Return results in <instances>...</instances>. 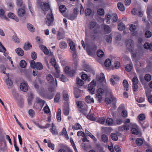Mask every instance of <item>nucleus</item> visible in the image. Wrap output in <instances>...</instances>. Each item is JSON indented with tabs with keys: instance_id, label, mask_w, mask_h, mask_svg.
I'll return each instance as SVG.
<instances>
[{
	"instance_id": "nucleus-8",
	"label": "nucleus",
	"mask_w": 152,
	"mask_h": 152,
	"mask_svg": "<svg viewBox=\"0 0 152 152\" xmlns=\"http://www.w3.org/2000/svg\"><path fill=\"white\" fill-rule=\"evenodd\" d=\"M126 43L127 49L131 52L133 51L134 48L133 40L131 39H129L126 41Z\"/></svg>"
},
{
	"instance_id": "nucleus-2",
	"label": "nucleus",
	"mask_w": 152,
	"mask_h": 152,
	"mask_svg": "<svg viewBox=\"0 0 152 152\" xmlns=\"http://www.w3.org/2000/svg\"><path fill=\"white\" fill-rule=\"evenodd\" d=\"M104 90L102 88H98L96 90L95 98L99 103H101L104 97Z\"/></svg>"
},
{
	"instance_id": "nucleus-35",
	"label": "nucleus",
	"mask_w": 152,
	"mask_h": 152,
	"mask_svg": "<svg viewBox=\"0 0 152 152\" xmlns=\"http://www.w3.org/2000/svg\"><path fill=\"white\" fill-rule=\"evenodd\" d=\"M28 104H31V101H32L33 97V95L31 93H30L28 94Z\"/></svg>"
},
{
	"instance_id": "nucleus-30",
	"label": "nucleus",
	"mask_w": 152,
	"mask_h": 152,
	"mask_svg": "<svg viewBox=\"0 0 152 152\" xmlns=\"http://www.w3.org/2000/svg\"><path fill=\"white\" fill-rule=\"evenodd\" d=\"M63 98L64 99L68 102L69 100V96L67 92L65 91H63Z\"/></svg>"
},
{
	"instance_id": "nucleus-57",
	"label": "nucleus",
	"mask_w": 152,
	"mask_h": 152,
	"mask_svg": "<svg viewBox=\"0 0 152 152\" xmlns=\"http://www.w3.org/2000/svg\"><path fill=\"white\" fill-rule=\"evenodd\" d=\"M16 4L18 7H25L24 4L23 3L22 0H17Z\"/></svg>"
},
{
	"instance_id": "nucleus-17",
	"label": "nucleus",
	"mask_w": 152,
	"mask_h": 152,
	"mask_svg": "<svg viewBox=\"0 0 152 152\" xmlns=\"http://www.w3.org/2000/svg\"><path fill=\"white\" fill-rule=\"evenodd\" d=\"M7 75L8 78V79L6 80V83L8 88H11L12 86L13 83L12 81L10 80L8 78L9 75V74H7Z\"/></svg>"
},
{
	"instance_id": "nucleus-34",
	"label": "nucleus",
	"mask_w": 152,
	"mask_h": 152,
	"mask_svg": "<svg viewBox=\"0 0 152 152\" xmlns=\"http://www.w3.org/2000/svg\"><path fill=\"white\" fill-rule=\"evenodd\" d=\"M112 18V16L109 14H107L105 15V19L106 22L107 24H109L110 22V19Z\"/></svg>"
},
{
	"instance_id": "nucleus-49",
	"label": "nucleus",
	"mask_w": 152,
	"mask_h": 152,
	"mask_svg": "<svg viewBox=\"0 0 152 152\" xmlns=\"http://www.w3.org/2000/svg\"><path fill=\"white\" fill-rule=\"evenodd\" d=\"M111 62V60L109 58H107L105 61L104 64L106 67H109L110 66Z\"/></svg>"
},
{
	"instance_id": "nucleus-24",
	"label": "nucleus",
	"mask_w": 152,
	"mask_h": 152,
	"mask_svg": "<svg viewBox=\"0 0 152 152\" xmlns=\"http://www.w3.org/2000/svg\"><path fill=\"white\" fill-rule=\"evenodd\" d=\"M69 108L68 103L66 107H65L63 110V113L66 115H67L69 114Z\"/></svg>"
},
{
	"instance_id": "nucleus-27",
	"label": "nucleus",
	"mask_w": 152,
	"mask_h": 152,
	"mask_svg": "<svg viewBox=\"0 0 152 152\" xmlns=\"http://www.w3.org/2000/svg\"><path fill=\"white\" fill-rule=\"evenodd\" d=\"M40 48L43 51L44 53L45 54L47 55L49 53V51L46 47L45 46L41 45L39 46Z\"/></svg>"
},
{
	"instance_id": "nucleus-43",
	"label": "nucleus",
	"mask_w": 152,
	"mask_h": 152,
	"mask_svg": "<svg viewBox=\"0 0 152 152\" xmlns=\"http://www.w3.org/2000/svg\"><path fill=\"white\" fill-rule=\"evenodd\" d=\"M17 103L20 106H22L23 104V101L22 97H20L18 99L16 100Z\"/></svg>"
},
{
	"instance_id": "nucleus-12",
	"label": "nucleus",
	"mask_w": 152,
	"mask_h": 152,
	"mask_svg": "<svg viewBox=\"0 0 152 152\" xmlns=\"http://www.w3.org/2000/svg\"><path fill=\"white\" fill-rule=\"evenodd\" d=\"M7 16L9 18L14 20L16 22L19 21V19L17 16L13 13H9L7 15Z\"/></svg>"
},
{
	"instance_id": "nucleus-10",
	"label": "nucleus",
	"mask_w": 152,
	"mask_h": 152,
	"mask_svg": "<svg viewBox=\"0 0 152 152\" xmlns=\"http://www.w3.org/2000/svg\"><path fill=\"white\" fill-rule=\"evenodd\" d=\"M82 75H81V77L82 80L84 81H88L90 82L91 80V78L89 75H88L84 72H82Z\"/></svg>"
},
{
	"instance_id": "nucleus-44",
	"label": "nucleus",
	"mask_w": 152,
	"mask_h": 152,
	"mask_svg": "<svg viewBox=\"0 0 152 152\" xmlns=\"http://www.w3.org/2000/svg\"><path fill=\"white\" fill-rule=\"evenodd\" d=\"M80 90L77 88L74 89V94L75 97L76 98L79 97L80 96Z\"/></svg>"
},
{
	"instance_id": "nucleus-22",
	"label": "nucleus",
	"mask_w": 152,
	"mask_h": 152,
	"mask_svg": "<svg viewBox=\"0 0 152 152\" xmlns=\"http://www.w3.org/2000/svg\"><path fill=\"white\" fill-rule=\"evenodd\" d=\"M27 27L28 30L31 32H33L35 31V28L34 26L28 23L27 24Z\"/></svg>"
},
{
	"instance_id": "nucleus-36",
	"label": "nucleus",
	"mask_w": 152,
	"mask_h": 152,
	"mask_svg": "<svg viewBox=\"0 0 152 152\" xmlns=\"http://www.w3.org/2000/svg\"><path fill=\"white\" fill-rule=\"evenodd\" d=\"M73 130H79L82 129V126L78 123H76L72 127Z\"/></svg>"
},
{
	"instance_id": "nucleus-59",
	"label": "nucleus",
	"mask_w": 152,
	"mask_h": 152,
	"mask_svg": "<svg viewBox=\"0 0 152 152\" xmlns=\"http://www.w3.org/2000/svg\"><path fill=\"white\" fill-rule=\"evenodd\" d=\"M123 117H122L121 116V118H120L117 119L115 121L114 124L115 125L117 124V125H120L123 122Z\"/></svg>"
},
{
	"instance_id": "nucleus-48",
	"label": "nucleus",
	"mask_w": 152,
	"mask_h": 152,
	"mask_svg": "<svg viewBox=\"0 0 152 152\" xmlns=\"http://www.w3.org/2000/svg\"><path fill=\"white\" fill-rule=\"evenodd\" d=\"M118 29L120 31H122L124 29V24L122 22H119L118 25Z\"/></svg>"
},
{
	"instance_id": "nucleus-14",
	"label": "nucleus",
	"mask_w": 152,
	"mask_h": 152,
	"mask_svg": "<svg viewBox=\"0 0 152 152\" xmlns=\"http://www.w3.org/2000/svg\"><path fill=\"white\" fill-rule=\"evenodd\" d=\"M85 100L87 103L89 104L93 103L94 102V99L90 95H88L85 97Z\"/></svg>"
},
{
	"instance_id": "nucleus-20",
	"label": "nucleus",
	"mask_w": 152,
	"mask_h": 152,
	"mask_svg": "<svg viewBox=\"0 0 152 152\" xmlns=\"http://www.w3.org/2000/svg\"><path fill=\"white\" fill-rule=\"evenodd\" d=\"M139 124L143 129H144L148 127L149 126V123L147 121L145 120L144 121L142 122H141V123Z\"/></svg>"
},
{
	"instance_id": "nucleus-51",
	"label": "nucleus",
	"mask_w": 152,
	"mask_h": 152,
	"mask_svg": "<svg viewBox=\"0 0 152 152\" xmlns=\"http://www.w3.org/2000/svg\"><path fill=\"white\" fill-rule=\"evenodd\" d=\"M133 68V66L132 64H127L125 67L126 70L128 72L130 71Z\"/></svg>"
},
{
	"instance_id": "nucleus-53",
	"label": "nucleus",
	"mask_w": 152,
	"mask_h": 152,
	"mask_svg": "<svg viewBox=\"0 0 152 152\" xmlns=\"http://www.w3.org/2000/svg\"><path fill=\"white\" fill-rule=\"evenodd\" d=\"M111 137L114 141H117L118 140V137L116 134L114 133H112L110 135Z\"/></svg>"
},
{
	"instance_id": "nucleus-9",
	"label": "nucleus",
	"mask_w": 152,
	"mask_h": 152,
	"mask_svg": "<svg viewBox=\"0 0 152 152\" xmlns=\"http://www.w3.org/2000/svg\"><path fill=\"white\" fill-rule=\"evenodd\" d=\"M20 88L21 90L23 91L26 92L28 90L27 83L25 82L21 83L20 84Z\"/></svg>"
},
{
	"instance_id": "nucleus-38",
	"label": "nucleus",
	"mask_w": 152,
	"mask_h": 152,
	"mask_svg": "<svg viewBox=\"0 0 152 152\" xmlns=\"http://www.w3.org/2000/svg\"><path fill=\"white\" fill-rule=\"evenodd\" d=\"M32 48V46L29 43H26L25 44L23 49L24 50H27L30 49Z\"/></svg>"
},
{
	"instance_id": "nucleus-50",
	"label": "nucleus",
	"mask_w": 152,
	"mask_h": 152,
	"mask_svg": "<svg viewBox=\"0 0 152 152\" xmlns=\"http://www.w3.org/2000/svg\"><path fill=\"white\" fill-rule=\"evenodd\" d=\"M47 79L49 83H51L54 81V79L53 77L50 75H47Z\"/></svg>"
},
{
	"instance_id": "nucleus-62",
	"label": "nucleus",
	"mask_w": 152,
	"mask_h": 152,
	"mask_svg": "<svg viewBox=\"0 0 152 152\" xmlns=\"http://www.w3.org/2000/svg\"><path fill=\"white\" fill-rule=\"evenodd\" d=\"M50 62L52 65L54 66L55 68V66H58L56 64V61L54 58H52L50 60Z\"/></svg>"
},
{
	"instance_id": "nucleus-54",
	"label": "nucleus",
	"mask_w": 152,
	"mask_h": 152,
	"mask_svg": "<svg viewBox=\"0 0 152 152\" xmlns=\"http://www.w3.org/2000/svg\"><path fill=\"white\" fill-rule=\"evenodd\" d=\"M86 50L88 54L90 56H93L95 54V52L94 50H91L88 48H86Z\"/></svg>"
},
{
	"instance_id": "nucleus-25",
	"label": "nucleus",
	"mask_w": 152,
	"mask_h": 152,
	"mask_svg": "<svg viewBox=\"0 0 152 152\" xmlns=\"http://www.w3.org/2000/svg\"><path fill=\"white\" fill-rule=\"evenodd\" d=\"M76 104L78 107L80 108L84 109V106L86 105L83 102L80 101H77L76 102Z\"/></svg>"
},
{
	"instance_id": "nucleus-13",
	"label": "nucleus",
	"mask_w": 152,
	"mask_h": 152,
	"mask_svg": "<svg viewBox=\"0 0 152 152\" xmlns=\"http://www.w3.org/2000/svg\"><path fill=\"white\" fill-rule=\"evenodd\" d=\"M15 51L17 54L19 56H23L24 55V52L22 49L18 48L16 49Z\"/></svg>"
},
{
	"instance_id": "nucleus-7",
	"label": "nucleus",
	"mask_w": 152,
	"mask_h": 152,
	"mask_svg": "<svg viewBox=\"0 0 152 152\" xmlns=\"http://www.w3.org/2000/svg\"><path fill=\"white\" fill-rule=\"evenodd\" d=\"M43 0H37V3L44 11H48L49 9L50 6L48 4L42 2Z\"/></svg>"
},
{
	"instance_id": "nucleus-45",
	"label": "nucleus",
	"mask_w": 152,
	"mask_h": 152,
	"mask_svg": "<svg viewBox=\"0 0 152 152\" xmlns=\"http://www.w3.org/2000/svg\"><path fill=\"white\" fill-rule=\"evenodd\" d=\"M79 77H77L76 79L77 84L80 86H82L84 84V82Z\"/></svg>"
},
{
	"instance_id": "nucleus-31",
	"label": "nucleus",
	"mask_w": 152,
	"mask_h": 152,
	"mask_svg": "<svg viewBox=\"0 0 152 152\" xmlns=\"http://www.w3.org/2000/svg\"><path fill=\"white\" fill-rule=\"evenodd\" d=\"M82 70L87 72H90L91 70V69L89 65L87 64L83 65V66Z\"/></svg>"
},
{
	"instance_id": "nucleus-15",
	"label": "nucleus",
	"mask_w": 152,
	"mask_h": 152,
	"mask_svg": "<svg viewBox=\"0 0 152 152\" xmlns=\"http://www.w3.org/2000/svg\"><path fill=\"white\" fill-rule=\"evenodd\" d=\"M138 122L139 123H141L143 121L145 120V115L143 113H141L138 116Z\"/></svg>"
},
{
	"instance_id": "nucleus-56",
	"label": "nucleus",
	"mask_w": 152,
	"mask_h": 152,
	"mask_svg": "<svg viewBox=\"0 0 152 152\" xmlns=\"http://www.w3.org/2000/svg\"><path fill=\"white\" fill-rule=\"evenodd\" d=\"M97 13L99 15H102L104 14V10L103 9L99 8L97 10Z\"/></svg>"
},
{
	"instance_id": "nucleus-23",
	"label": "nucleus",
	"mask_w": 152,
	"mask_h": 152,
	"mask_svg": "<svg viewBox=\"0 0 152 152\" xmlns=\"http://www.w3.org/2000/svg\"><path fill=\"white\" fill-rule=\"evenodd\" d=\"M113 123V119L110 118H107L105 123V125L111 126Z\"/></svg>"
},
{
	"instance_id": "nucleus-41",
	"label": "nucleus",
	"mask_w": 152,
	"mask_h": 152,
	"mask_svg": "<svg viewBox=\"0 0 152 152\" xmlns=\"http://www.w3.org/2000/svg\"><path fill=\"white\" fill-rule=\"evenodd\" d=\"M118 18V15L115 13H113L112 15V20L113 22H116Z\"/></svg>"
},
{
	"instance_id": "nucleus-6",
	"label": "nucleus",
	"mask_w": 152,
	"mask_h": 152,
	"mask_svg": "<svg viewBox=\"0 0 152 152\" xmlns=\"http://www.w3.org/2000/svg\"><path fill=\"white\" fill-rule=\"evenodd\" d=\"M96 84V81L95 80H94L88 84V91L91 93L92 94H94L95 90V86Z\"/></svg>"
},
{
	"instance_id": "nucleus-32",
	"label": "nucleus",
	"mask_w": 152,
	"mask_h": 152,
	"mask_svg": "<svg viewBox=\"0 0 152 152\" xmlns=\"http://www.w3.org/2000/svg\"><path fill=\"white\" fill-rule=\"evenodd\" d=\"M67 46V43L63 41H61L59 44V47L61 49H64L66 48Z\"/></svg>"
},
{
	"instance_id": "nucleus-1",
	"label": "nucleus",
	"mask_w": 152,
	"mask_h": 152,
	"mask_svg": "<svg viewBox=\"0 0 152 152\" xmlns=\"http://www.w3.org/2000/svg\"><path fill=\"white\" fill-rule=\"evenodd\" d=\"M106 97L105 102L107 104H112L114 106V108H115L116 99L113 96L111 91L108 90L106 92Z\"/></svg>"
},
{
	"instance_id": "nucleus-33",
	"label": "nucleus",
	"mask_w": 152,
	"mask_h": 152,
	"mask_svg": "<svg viewBox=\"0 0 152 152\" xmlns=\"http://www.w3.org/2000/svg\"><path fill=\"white\" fill-rule=\"evenodd\" d=\"M61 134L62 135H64L66 139L68 140L69 139V136L67 134L65 128H63Z\"/></svg>"
},
{
	"instance_id": "nucleus-60",
	"label": "nucleus",
	"mask_w": 152,
	"mask_h": 152,
	"mask_svg": "<svg viewBox=\"0 0 152 152\" xmlns=\"http://www.w3.org/2000/svg\"><path fill=\"white\" fill-rule=\"evenodd\" d=\"M104 29L105 33L108 34L111 31V29L108 26L105 25L104 26Z\"/></svg>"
},
{
	"instance_id": "nucleus-28",
	"label": "nucleus",
	"mask_w": 152,
	"mask_h": 152,
	"mask_svg": "<svg viewBox=\"0 0 152 152\" xmlns=\"http://www.w3.org/2000/svg\"><path fill=\"white\" fill-rule=\"evenodd\" d=\"M118 111V112L121 114L122 117H123L124 115V105L123 104H121L119 106Z\"/></svg>"
},
{
	"instance_id": "nucleus-21",
	"label": "nucleus",
	"mask_w": 152,
	"mask_h": 152,
	"mask_svg": "<svg viewBox=\"0 0 152 152\" xmlns=\"http://www.w3.org/2000/svg\"><path fill=\"white\" fill-rule=\"evenodd\" d=\"M25 13V11L23 9L20 8L18 11V15L19 17H22L24 16Z\"/></svg>"
},
{
	"instance_id": "nucleus-47",
	"label": "nucleus",
	"mask_w": 152,
	"mask_h": 152,
	"mask_svg": "<svg viewBox=\"0 0 152 152\" xmlns=\"http://www.w3.org/2000/svg\"><path fill=\"white\" fill-rule=\"evenodd\" d=\"M96 121L99 122V123L105 125L106 119L104 117L100 118Z\"/></svg>"
},
{
	"instance_id": "nucleus-52",
	"label": "nucleus",
	"mask_w": 152,
	"mask_h": 152,
	"mask_svg": "<svg viewBox=\"0 0 152 152\" xmlns=\"http://www.w3.org/2000/svg\"><path fill=\"white\" fill-rule=\"evenodd\" d=\"M12 40L15 43H19L20 42L19 39L18 38L16 35H13L12 37Z\"/></svg>"
},
{
	"instance_id": "nucleus-40",
	"label": "nucleus",
	"mask_w": 152,
	"mask_h": 152,
	"mask_svg": "<svg viewBox=\"0 0 152 152\" xmlns=\"http://www.w3.org/2000/svg\"><path fill=\"white\" fill-rule=\"evenodd\" d=\"M69 45L71 50L72 51H75L76 49L75 45L74 42L72 41L70 42L69 43Z\"/></svg>"
},
{
	"instance_id": "nucleus-64",
	"label": "nucleus",
	"mask_w": 152,
	"mask_h": 152,
	"mask_svg": "<svg viewBox=\"0 0 152 152\" xmlns=\"http://www.w3.org/2000/svg\"><path fill=\"white\" fill-rule=\"evenodd\" d=\"M145 80L147 82L150 81L151 79V76L149 74H146L144 76Z\"/></svg>"
},
{
	"instance_id": "nucleus-58",
	"label": "nucleus",
	"mask_w": 152,
	"mask_h": 152,
	"mask_svg": "<svg viewBox=\"0 0 152 152\" xmlns=\"http://www.w3.org/2000/svg\"><path fill=\"white\" fill-rule=\"evenodd\" d=\"M59 9L60 12H64L66 10V7L64 5H61L59 7Z\"/></svg>"
},
{
	"instance_id": "nucleus-63",
	"label": "nucleus",
	"mask_w": 152,
	"mask_h": 152,
	"mask_svg": "<svg viewBox=\"0 0 152 152\" xmlns=\"http://www.w3.org/2000/svg\"><path fill=\"white\" fill-rule=\"evenodd\" d=\"M97 54L98 57L101 58L103 56L104 53L102 50H99L97 51Z\"/></svg>"
},
{
	"instance_id": "nucleus-11",
	"label": "nucleus",
	"mask_w": 152,
	"mask_h": 152,
	"mask_svg": "<svg viewBox=\"0 0 152 152\" xmlns=\"http://www.w3.org/2000/svg\"><path fill=\"white\" fill-rule=\"evenodd\" d=\"M145 142V140L143 138H138L136 139L135 141V143L138 146L142 145Z\"/></svg>"
},
{
	"instance_id": "nucleus-61",
	"label": "nucleus",
	"mask_w": 152,
	"mask_h": 152,
	"mask_svg": "<svg viewBox=\"0 0 152 152\" xmlns=\"http://www.w3.org/2000/svg\"><path fill=\"white\" fill-rule=\"evenodd\" d=\"M117 6L118 9L121 11H124V5L121 2H118L117 4Z\"/></svg>"
},
{
	"instance_id": "nucleus-16",
	"label": "nucleus",
	"mask_w": 152,
	"mask_h": 152,
	"mask_svg": "<svg viewBox=\"0 0 152 152\" xmlns=\"http://www.w3.org/2000/svg\"><path fill=\"white\" fill-rule=\"evenodd\" d=\"M130 123V120L129 119L127 118L124 121V130H128L129 129V126L128 124Z\"/></svg>"
},
{
	"instance_id": "nucleus-39",
	"label": "nucleus",
	"mask_w": 152,
	"mask_h": 152,
	"mask_svg": "<svg viewBox=\"0 0 152 152\" xmlns=\"http://www.w3.org/2000/svg\"><path fill=\"white\" fill-rule=\"evenodd\" d=\"M52 128L50 130L51 132L53 135H57L58 134V132L54 127V125L53 123L52 124Z\"/></svg>"
},
{
	"instance_id": "nucleus-26",
	"label": "nucleus",
	"mask_w": 152,
	"mask_h": 152,
	"mask_svg": "<svg viewBox=\"0 0 152 152\" xmlns=\"http://www.w3.org/2000/svg\"><path fill=\"white\" fill-rule=\"evenodd\" d=\"M61 110L60 109H58L56 115V119L58 122H60L61 121Z\"/></svg>"
},
{
	"instance_id": "nucleus-46",
	"label": "nucleus",
	"mask_w": 152,
	"mask_h": 152,
	"mask_svg": "<svg viewBox=\"0 0 152 152\" xmlns=\"http://www.w3.org/2000/svg\"><path fill=\"white\" fill-rule=\"evenodd\" d=\"M36 67L37 70H41L43 68V66L42 64L39 62H37L36 63Z\"/></svg>"
},
{
	"instance_id": "nucleus-4",
	"label": "nucleus",
	"mask_w": 152,
	"mask_h": 152,
	"mask_svg": "<svg viewBox=\"0 0 152 152\" xmlns=\"http://www.w3.org/2000/svg\"><path fill=\"white\" fill-rule=\"evenodd\" d=\"M131 132L133 134L137 135L139 137L142 135L140 127L136 124H133L132 125L131 128Z\"/></svg>"
},
{
	"instance_id": "nucleus-55",
	"label": "nucleus",
	"mask_w": 152,
	"mask_h": 152,
	"mask_svg": "<svg viewBox=\"0 0 152 152\" xmlns=\"http://www.w3.org/2000/svg\"><path fill=\"white\" fill-rule=\"evenodd\" d=\"M26 63L24 60H22L20 62V65L22 68H25L26 67Z\"/></svg>"
},
{
	"instance_id": "nucleus-18",
	"label": "nucleus",
	"mask_w": 152,
	"mask_h": 152,
	"mask_svg": "<svg viewBox=\"0 0 152 152\" xmlns=\"http://www.w3.org/2000/svg\"><path fill=\"white\" fill-rule=\"evenodd\" d=\"M144 48L146 49L152 51V42L149 43L146 42L143 45Z\"/></svg>"
},
{
	"instance_id": "nucleus-42",
	"label": "nucleus",
	"mask_w": 152,
	"mask_h": 152,
	"mask_svg": "<svg viewBox=\"0 0 152 152\" xmlns=\"http://www.w3.org/2000/svg\"><path fill=\"white\" fill-rule=\"evenodd\" d=\"M87 118L93 121L96 120L94 115L92 114H89L87 116Z\"/></svg>"
},
{
	"instance_id": "nucleus-19",
	"label": "nucleus",
	"mask_w": 152,
	"mask_h": 152,
	"mask_svg": "<svg viewBox=\"0 0 152 152\" xmlns=\"http://www.w3.org/2000/svg\"><path fill=\"white\" fill-rule=\"evenodd\" d=\"M0 17L3 19L7 20L8 18L5 15V11L3 9H0Z\"/></svg>"
},
{
	"instance_id": "nucleus-37",
	"label": "nucleus",
	"mask_w": 152,
	"mask_h": 152,
	"mask_svg": "<svg viewBox=\"0 0 152 152\" xmlns=\"http://www.w3.org/2000/svg\"><path fill=\"white\" fill-rule=\"evenodd\" d=\"M152 12V6H149L147 7L146 13L148 16H151V13Z\"/></svg>"
},
{
	"instance_id": "nucleus-3",
	"label": "nucleus",
	"mask_w": 152,
	"mask_h": 152,
	"mask_svg": "<svg viewBox=\"0 0 152 152\" xmlns=\"http://www.w3.org/2000/svg\"><path fill=\"white\" fill-rule=\"evenodd\" d=\"M96 81L97 83H99L101 86L104 87L106 85V82L104 75L102 73L98 74L96 75Z\"/></svg>"
},
{
	"instance_id": "nucleus-29",
	"label": "nucleus",
	"mask_w": 152,
	"mask_h": 152,
	"mask_svg": "<svg viewBox=\"0 0 152 152\" xmlns=\"http://www.w3.org/2000/svg\"><path fill=\"white\" fill-rule=\"evenodd\" d=\"M55 69L56 70V72L55 73L54 75V76L56 77H59L60 76V70L59 69V67L58 66H55Z\"/></svg>"
},
{
	"instance_id": "nucleus-5",
	"label": "nucleus",
	"mask_w": 152,
	"mask_h": 152,
	"mask_svg": "<svg viewBox=\"0 0 152 152\" xmlns=\"http://www.w3.org/2000/svg\"><path fill=\"white\" fill-rule=\"evenodd\" d=\"M49 10V13L47 15L46 18L45 19V23L47 25L49 26L53 21L54 19L53 15L50 10V9L48 10Z\"/></svg>"
}]
</instances>
